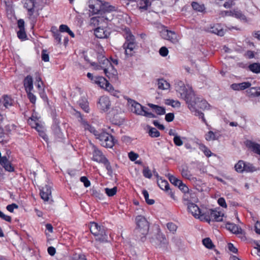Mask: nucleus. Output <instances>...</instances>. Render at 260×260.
Here are the masks:
<instances>
[{
	"label": "nucleus",
	"mask_w": 260,
	"mask_h": 260,
	"mask_svg": "<svg viewBox=\"0 0 260 260\" xmlns=\"http://www.w3.org/2000/svg\"><path fill=\"white\" fill-rule=\"evenodd\" d=\"M157 85L160 89H167L170 87V84L162 78L157 80Z\"/></svg>",
	"instance_id": "obj_35"
},
{
	"label": "nucleus",
	"mask_w": 260,
	"mask_h": 260,
	"mask_svg": "<svg viewBox=\"0 0 260 260\" xmlns=\"http://www.w3.org/2000/svg\"><path fill=\"white\" fill-rule=\"evenodd\" d=\"M41 57L42 60L45 62H48L49 61V56L47 53L46 50H43L42 51Z\"/></svg>",
	"instance_id": "obj_63"
},
{
	"label": "nucleus",
	"mask_w": 260,
	"mask_h": 260,
	"mask_svg": "<svg viewBox=\"0 0 260 260\" xmlns=\"http://www.w3.org/2000/svg\"><path fill=\"white\" fill-rule=\"evenodd\" d=\"M105 193L108 197H111L116 194L117 191V188L116 186L112 188H105Z\"/></svg>",
	"instance_id": "obj_46"
},
{
	"label": "nucleus",
	"mask_w": 260,
	"mask_h": 260,
	"mask_svg": "<svg viewBox=\"0 0 260 260\" xmlns=\"http://www.w3.org/2000/svg\"><path fill=\"white\" fill-rule=\"evenodd\" d=\"M94 136L99 140L101 145L106 148H112L117 142L113 136L103 130L98 131Z\"/></svg>",
	"instance_id": "obj_5"
},
{
	"label": "nucleus",
	"mask_w": 260,
	"mask_h": 260,
	"mask_svg": "<svg viewBox=\"0 0 260 260\" xmlns=\"http://www.w3.org/2000/svg\"><path fill=\"white\" fill-rule=\"evenodd\" d=\"M41 198L45 202L48 201L51 197V187L49 185H45L40 189Z\"/></svg>",
	"instance_id": "obj_12"
},
{
	"label": "nucleus",
	"mask_w": 260,
	"mask_h": 260,
	"mask_svg": "<svg viewBox=\"0 0 260 260\" xmlns=\"http://www.w3.org/2000/svg\"><path fill=\"white\" fill-rule=\"evenodd\" d=\"M137 46L136 42L132 43L123 44L122 47L125 50V54L127 57L132 56L134 55V50Z\"/></svg>",
	"instance_id": "obj_18"
},
{
	"label": "nucleus",
	"mask_w": 260,
	"mask_h": 260,
	"mask_svg": "<svg viewBox=\"0 0 260 260\" xmlns=\"http://www.w3.org/2000/svg\"><path fill=\"white\" fill-rule=\"evenodd\" d=\"M142 194L147 204L151 205L154 203L155 201L153 199H149V193L148 192L146 189H143L142 190Z\"/></svg>",
	"instance_id": "obj_44"
},
{
	"label": "nucleus",
	"mask_w": 260,
	"mask_h": 260,
	"mask_svg": "<svg viewBox=\"0 0 260 260\" xmlns=\"http://www.w3.org/2000/svg\"><path fill=\"white\" fill-rule=\"evenodd\" d=\"M104 89L111 92L112 94L113 95H115V93L117 91L114 89L113 86L109 82L108 85H106L105 87H104Z\"/></svg>",
	"instance_id": "obj_60"
},
{
	"label": "nucleus",
	"mask_w": 260,
	"mask_h": 260,
	"mask_svg": "<svg viewBox=\"0 0 260 260\" xmlns=\"http://www.w3.org/2000/svg\"><path fill=\"white\" fill-rule=\"evenodd\" d=\"M139 9L147 10L149 6L151 5L150 0H140L139 2Z\"/></svg>",
	"instance_id": "obj_37"
},
{
	"label": "nucleus",
	"mask_w": 260,
	"mask_h": 260,
	"mask_svg": "<svg viewBox=\"0 0 260 260\" xmlns=\"http://www.w3.org/2000/svg\"><path fill=\"white\" fill-rule=\"evenodd\" d=\"M147 105L150 108H152L157 115H161L166 113V109L164 107H161L151 103H148Z\"/></svg>",
	"instance_id": "obj_27"
},
{
	"label": "nucleus",
	"mask_w": 260,
	"mask_h": 260,
	"mask_svg": "<svg viewBox=\"0 0 260 260\" xmlns=\"http://www.w3.org/2000/svg\"><path fill=\"white\" fill-rule=\"evenodd\" d=\"M248 68L252 72L258 74L260 73V63H253L248 66Z\"/></svg>",
	"instance_id": "obj_36"
},
{
	"label": "nucleus",
	"mask_w": 260,
	"mask_h": 260,
	"mask_svg": "<svg viewBox=\"0 0 260 260\" xmlns=\"http://www.w3.org/2000/svg\"><path fill=\"white\" fill-rule=\"evenodd\" d=\"M212 209L202 208L199 211V214L197 218L200 219L201 221H206L208 223L210 222V211Z\"/></svg>",
	"instance_id": "obj_17"
},
{
	"label": "nucleus",
	"mask_w": 260,
	"mask_h": 260,
	"mask_svg": "<svg viewBox=\"0 0 260 260\" xmlns=\"http://www.w3.org/2000/svg\"><path fill=\"white\" fill-rule=\"evenodd\" d=\"M183 141L180 138V146L184 143L185 147L188 149H194V146L199 144V139H186L185 138H183Z\"/></svg>",
	"instance_id": "obj_11"
},
{
	"label": "nucleus",
	"mask_w": 260,
	"mask_h": 260,
	"mask_svg": "<svg viewBox=\"0 0 260 260\" xmlns=\"http://www.w3.org/2000/svg\"><path fill=\"white\" fill-rule=\"evenodd\" d=\"M0 165L4 168L6 171L9 172L15 171L14 167L6 156H4L2 158H1Z\"/></svg>",
	"instance_id": "obj_13"
},
{
	"label": "nucleus",
	"mask_w": 260,
	"mask_h": 260,
	"mask_svg": "<svg viewBox=\"0 0 260 260\" xmlns=\"http://www.w3.org/2000/svg\"><path fill=\"white\" fill-rule=\"evenodd\" d=\"M135 221L137 225L134 230V233L136 234H139L141 237H145L148 233L149 229V223L146 218L142 215H138L135 218Z\"/></svg>",
	"instance_id": "obj_6"
},
{
	"label": "nucleus",
	"mask_w": 260,
	"mask_h": 260,
	"mask_svg": "<svg viewBox=\"0 0 260 260\" xmlns=\"http://www.w3.org/2000/svg\"><path fill=\"white\" fill-rule=\"evenodd\" d=\"M160 35L164 39L168 40L173 44L178 42V35L174 31L169 30L167 27H164L160 31Z\"/></svg>",
	"instance_id": "obj_8"
},
{
	"label": "nucleus",
	"mask_w": 260,
	"mask_h": 260,
	"mask_svg": "<svg viewBox=\"0 0 260 260\" xmlns=\"http://www.w3.org/2000/svg\"><path fill=\"white\" fill-rule=\"evenodd\" d=\"M70 260H87L85 255L83 253H74L70 257Z\"/></svg>",
	"instance_id": "obj_39"
},
{
	"label": "nucleus",
	"mask_w": 260,
	"mask_h": 260,
	"mask_svg": "<svg viewBox=\"0 0 260 260\" xmlns=\"http://www.w3.org/2000/svg\"><path fill=\"white\" fill-rule=\"evenodd\" d=\"M98 2L95 3V6L96 7L95 14H100L102 9V5H103V1L101 0H97Z\"/></svg>",
	"instance_id": "obj_59"
},
{
	"label": "nucleus",
	"mask_w": 260,
	"mask_h": 260,
	"mask_svg": "<svg viewBox=\"0 0 260 260\" xmlns=\"http://www.w3.org/2000/svg\"><path fill=\"white\" fill-rule=\"evenodd\" d=\"M94 83L99 85L100 87L104 88L106 85H108L109 81L104 77L96 76Z\"/></svg>",
	"instance_id": "obj_28"
},
{
	"label": "nucleus",
	"mask_w": 260,
	"mask_h": 260,
	"mask_svg": "<svg viewBox=\"0 0 260 260\" xmlns=\"http://www.w3.org/2000/svg\"><path fill=\"white\" fill-rule=\"evenodd\" d=\"M167 227L170 232H172V233H174L175 232H176L178 228L177 226L173 222H168L167 224Z\"/></svg>",
	"instance_id": "obj_57"
},
{
	"label": "nucleus",
	"mask_w": 260,
	"mask_h": 260,
	"mask_svg": "<svg viewBox=\"0 0 260 260\" xmlns=\"http://www.w3.org/2000/svg\"><path fill=\"white\" fill-rule=\"evenodd\" d=\"M132 111L138 115H142L146 108L134 100H131Z\"/></svg>",
	"instance_id": "obj_16"
},
{
	"label": "nucleus",
	"mask_w": 260,
	"mask_h": 260,
	"mask_svg": "<svg viewBox=\"0 0 260 260\" xmlns=\"http://www.w3.org/2000/svg\"><path fill=\"white\" fill-rule=\"evenodd\" d=\"M208 31L222 37L224 34V31L219 24H215L208 28Z\"/></svg>",
	"instance_id": "obj_19"
},
{
	"label": "nucleus",
	"mask_w": 260,
	"mask_h": 260,
	"mask_svg": "<svg viewBox=\"0 0 260 260\" xmlns=\"http://www.w3.org/2000/svg\"><path fill=\"white\" fill-rule=\"evenodd\" d=\"M168 53H169L168 49L165 46L161 47L159 49V53L162 57L167 56V55L168 54Z\"/></svg>",
	"instance_id": "obj_61"
},
{
	"label": "nucleus",
	"mask_w": 260,
	"mask_h": 260,
	"mask_svg": "<svg viewBox=\"0 0 260 260\" xmlns=\"http://www.w3.org/2000/svg\"><path fill=\"white\" fill-rule=\"evenodd\" d=\"M98 60L105 75L111 81H116L118 80L117 71L112 64L110 60L102 54L98 56Z\"/></svg>",
	"instance_id": "obj_2"
},
{
	"label": "nucleus",
	"mask_w": 260,
	"mask_h": 260,
	"mask_svg": "<svg viewBox=\"0 0 260 260\" xmlns=\"http://www.w3.org/2000/svg\"><path fill=\"white\" fill-rule=\"evenodd\" d=\"M225 228L227 230L235 234H243L244 233L240 227L234 223H227L225 225Z\"/></svg>",
	"instance_id": "obj_22"
},
{
	"label": "nucleus",
	"mask_w": 260,
	"mask_h": 260,
	"mask_svg": "<svg viewBox=\"0 0 260 260\" xmlns=\"http://www.w3.org/2000/svg\"><path fill=\"white\" fill-rule=\"evenodd\" d=\"M210 221L220 222L222 221L223 214H221V212L212 209V211H210Z\"/></svg>",
	"instance_id": "obj_21"
},
{
	"label": "nucleus",
	"mask_w": 260,
	"mask_h": 260,
	"mask_svg": "<svg viewBox=\"0 0 260 260\" xmlns=\"http://www.w3.org/2000/svg\"><path fill=\"white\" fill-rule=\"evenodd\" d=\"M168 177L170 181V182L174 185L175 186H178L179 187V185L178 183H179V179L174 177L173 175L168 174Z\"/></svg>",
	"instance_id": "obj_53"
},
{
	"label": "nucleus",
	"mask_w": 260,
	"mask_h": 260,
	"mask_svg": "<svg viewBox=\"0 0 260 260\" xmlns=\"http://www.w3.org/2000/svg\"><path fill=\"white\" fill-rule=\"evenodd\" d=\"M255 171H256V169L252 164L244 161V171L246 172H253Z\"/></svg>",
	"instance_id": "obj_43"
},
{
	"label": "nucleus",
	"mask_w": 260,
	"mask_h": 260,
	"mask_svg": "<svg viewBox=\"0 0 260 260\" xmlns=\"http://www.w3.org/2000/svg\"><path fill=\"white\" fill-rule=\"evenodd\" d=\"M111 107V102L108 97L106 96H102L97 103V107L102 112H106L108 111Z\"/></svg>",
	"instance_id": "obj_10"
},
{
	"label": "nucleus",
	"mask_w": 260,
	"mask_h": 260,
	"mask_svg": "<svg viewBox=\"0 0 260 260\" xmlns=\"http://www.w3.org/2000/svg\"><path fill=\"white\" fill-rule=\"evenodd\" d=\"M51 129L54 135L56 136L58 138H61L62 136V133L61 131V128L59 126H51Z\"/></svg>",
	"instance_id": "obj_45"
},
{
	"label": "nucleus",
	"mask_w": 260,
	"mask_h": 260,
	"mask_svg": "<svg viewBox=\"0 0 260 260\" xmlns=\"http://www.w3.org/2000/svg\"><path fill=\"white\" fill-rule=\"evenodd\" d=\"M165 104L167 105L171 106L172 107H175L179 104V101L172 99H166L165 100Z\"/></svg>",
	"instance_id": "obj_54"
},
{
	"label": "nucleus",
	"mask_w": 260,
	"mask_h": 260,
	"mask_svg": "<svg viewBox=\"0 0 260 260\" xmlns=\"http://www.w3.org/2000/svg\"><path fill=\"white\" fill-rule=\"evenodd\" d=\"M0 218L8 222H11L12 218L10 216L5 215L2 211L0 210Z\"/></svg>",
	"instance_id": "obj_64"
},
{
	"label": "nucleus",
	"mask_w": 260,
	"mask_h": 260,
	"mask_svg": "<svg viewBox=\"0 0 260 260\" xmlns=\"http://www.w3.org/2000/svg\"><path fill=\"white\" fill-rule=\"evenodd\" d=\"M180 190H181L183 193H187L191 191V190L189 189L188 186L184 184L181 180H180Z\"/></svg>",
	"instance_id": "obj_56"
},
{
	"label": "nucleus",
	"mask_w": 260,
	"mask_h": 260,
	"mask_svg": "<svg viewBox=\"0 0 260 260\" xmlns=\"http://www.w3.org/2000/svg\"><path fill=\"white\" fill-rule=\"evenodd\" d=\"M94 35L98 38L105 39L109 37L110 32L108 31L107 27H98L94 29Z\"/></svg>",
	"instance_id": "obj_15"
},
{
	"label": "nucleus",
	"mask_w": 260,
	"mask_h": 260,
	"mask_svg": "<svg viewBox=\"0 0 260 260\" xmlns=\"http://www.w3.org/2000/svg\"><path fill=\"white\" fill-rule=\"evenodd\" d=\"M17 34L18 38L21 41H24L27 39V37L25 29H19L17 31Z\"/></svg>",
	"instance_id": "obj_47"
},
{
	"label": "nucleus",
	"mask_w": 260,
	"mask_h": 260,
	"mask_svg": "<svg viewBox=\"0 0 260 260\" xmlns=\"http://www.w3.org/2000/svg\"><path fill=\"white\" fill-rule=\"evenodd\" d=\"M91 194L92 196L101 200L103 198V194L102 193L100 190H98L96 189L93 187L91 190Z\"/></svg>",
	"instance_id": "obj_42"
},
{
	"label": "nucleus",
	"mask_w": 260,
	"mask_h": 260,
	"mask_svg": "<svg viewBox=\"0 0 260 260\" xmlns=\"http://www.w3.org/2000/svg\"><path fill=\"white\" fill-rule=\"evenodd\" d=\"M31 7L27 8V15L30 20V25L32 28H34L37 21V18L39 16L38 12L35 13V7L36 4L35 0H29Z\"/></svg>",
	"instance_id": "obj_9"
},
{
	"label": "nucleus",
	"mask_w": 260,
	"mask_h": 260,
	"mask_svg": "<svg viewBox=\"0 0 260 260\" xmlns=\"http://www.w3.org/2000/svg\"><path fill=\"white\" fill-rule=\"evenodd\" d=\"M114 11H115V7L110 5L108 2H104L103 3L101 12L105 13L113 12Z\"/></svg>",
	"instance_id": "obj_32"
},
{
	"label": "nucleus",
	"mask_w": 260,
	"mask_h": 260,
	"mask_svg": "<svg viewBox=\"0 0 260 260\" xmlns=\"http://www.w3.org/2000/svg\"><path fill=\"white\" fill-rule=\"evenodd\" d=\"M3 105L6 108H8L10 106H12L13 105L14 100L11 98L10 96L8 95H4L3 96Z\"/></svg>",
	"instance_id": "obj_33"
},
{
	"label": "nucleus",
	"mask_w": 260,
	"mask_h": 260,
	"mask_svg": "<svg viewBox=\"0 0 260 260\" xmlns=\"http://www.w3.org/2000/svg\"><path fill=\"white\" fill-rule=\"evenodd\" d=\"M203 245L208 249L212 248L214 246L209 238H206L203 240Z\"/></svg>",
	"instance_id": "obj_48"
},
{
	"label": "nucleus",
	"mask_w": 260,
	"mask_h": 260,
	"mask_svg": "<svg viewBox=\"0 0 260 260\" xmlns=\"http://www.w3.org/2000/svg\"><path fill=\"white\" fill-rule=\"evenodd\" d=\"M157 183L159 188L166 191L169 192L170 185L168 182L166 180H163L161 178L157 180Z\"/></svg>",
	"instance_id": "obj_29"
},
{
	"label": "nucleus",
	"mask_w": 260,
	"mask_h": 260,
	"mask_svg": "<svg viewBox=\"0 0 260 260\" xmlns=\"http://www.w3.org/2000/svg\"><path fill=\"white\" fill-rule=\"evenodd\" d=\"M148 134L152 138H157L160 136L159 132L155 128L147 125Z\"/></svg>",
	"instance_id": "obj_34"
},
{
	"label": "nucleus",
	"mask_w": 260,
	"mask_h": 260,
	"mask_svg": "<svg viewBox=\"0 0 260 260\" xmlns=\"http://www.w3.org/2000/svg\"><path fill=\"white\" fill-rule=\"evenodd\" d=\"M31 91V90H29L26 91V92L27 93V98L30 102L32 104H35L36 101V97Z\"/></svg>",
	"instance_id": "obj_58"
},
{
	"label": "nucleus",
	"mask_w": 260,
	"mask_h": 260,
	"mask_svg": "<svg viewBox=\"0 0 260 260\" xmlns=\"http://www.w3.org/2000/svg\"><path fill=\"white\" fill-rule=\"evenodd\" d=\"M142 173L145 178L150 179L152 177V174L148 167H144Z\"/></svg>",
	"instance_id": "obj_52"
},
{
	"label": "nucleus",
	"mask_w": 260,
	"mask_h": 260,
	"mask_svg": "<svg viewBox=\"0 0 260 260\" xmlns=\"http://www.w3.org/2000/svg\"><path fill=\"white\" fill-rule=\"evenodd\" d=\"M186 205L187 206L188 211L190 212L192 215L197 218L198 216L200 215L199 211H200L201 209L196 204L192 202Z\"/></svg>",
	"instance_id": "obj_24"
},
{
	"label": "nucleus",
	"mask_w": 260,
	"mask_h": 260,
	"mask_svg": "<svg viewBox=\"0 0 260 260\" xmlns=\"http://www.w3.org/2000/svg\"><path fill=\"white\" fill-rule=\"evenodd\" d=\"M232 16L245 22L247 21V18L246 16L240 10H234Z\"/></svg>",
	"instance_id": "obj_30"
},
{
	"label": "nucleus",
	"mask_w": 260,
	"mask_h": 260,
	"mask_svg": "<svg viewBox=\"0 0 260 260\" xmlns=\"http://www.w3.org/2000/svg\"><path fill=\"white\" fill-rule=\"evenodd\" d=\"M235 170L238 173L244 172V161L240 160L235 165Z\"/></svg>",
	"instance_id": "obj_40"
},
{
	"label": "nucleus",
	"mask_w": 260,
	"mask_h": 260,
	"mask_svg": "<svg viewBox=\"0 0 260 260\" xmlns=\"http://www.w3.org/2000/svg\"><path fill=\"white\" fill-rule=\"evenodd\" d=\"M122 30L124 32L123 37L125 40L124 44L132 43L136 42L135 37L132 34L129 28L125 26Z\"/></svg>",
	"instance_id": "obj_14"
},
{
	"label": "nucleus",
	"mask_w": 260,
	"mask_h": 260,
	"mask_svg": "<svg viewBox=\"0 0 260 260\" xmlns=\"http://www.w3.org/2000/svg\"><path fill=\"white\" fill-rule=\"evenodd\" d=\"M151 242L156 247L159 248L165 247L168 244V239L159 228L157 229V233L152 238Z\"/></svg>",
	"instance_id": "obj_7"
},
{
	"label": "nucleus",
	"mask_w": 260,
	"mask_h": 260,
	"mask_svg": "<svg viewBox=\"0 0 260 260\" xmlns=\"http://www.w3.org/2000/svg\"><path fill=\"white\" fill-rule=\"evenodd\" d=\"M23 85L26 91L33 89V80L30 75H27L23 80Z\"/></svg>",
	"instance_id": "obj_25"
},
{
	"label": "nucleus",
	"mask_w": 260,
	"mask_h": 260,
	"mask_svg": "<svg viewBox=\"0 0 260 260\" xmlns=\"http://www.w3.org/2000/svg\"><path fill=\"white\" fill-rule=\"evenodd\" d=\"M191 191L184 193L183 196V202L184 205H186L191 202Z\"/></svg>",
	"instance_id": "obj_49"
},
{
	"label": "nucleus",
	"mask_w": 260,
	"mask_h": 260,
	"mask_svg": "<svg viewBox=\"0 0 260 260\" xmlns=\"http://www.w3.org/2000/svg\"><path fill=\"white\" fill-rule=\"evenodd\" d=\"M91 233L94 236L95 240L100 243L108 242V233L106 228L95 222H91L89 227Z\"/></svg>",
	"instance_id": "obj_4"
},
{
	"label": "nucleus",
	"mask_w": 260,
	"mask_h": 260,
	"mask_svg": "<svg viewBox=\"0 0 260 260\" xmlns=\"http://www.w3.org/2000/svg\"><path fill=\"white\" fill-rule=\"evenodd\" d=\"M199 149L203 152L206 156L210 157L212 155V153L210 150L204 144L199 143Z\"/></svg>",
	"instance_id": "obj_38"
},
{
	"label": "nucleus",
	"mask_w": 260,
	"mask_h": 260,
	"mask_svg": "<svg viewBox=\"0 0 260 260\" xmlns=\"http://www.w3.org/2000/svg\"><path fill=\"white\" fill-rule=\"evenodd\" d=\"M169 134L170 136H174V142L176 146H179V136L175 132V130L170 129L169 131Z\"/></svg>",
	"instance_id": "obj_50"
},
{
	"label": "nucleus",
	"mask_w": 260,
	"mask_h": 260,
	"mask_svg": "<svg viewBox=\"0 0 260 260\" xmlns=\"http://www.w3.org/2000/svg\"><path fill=\"white\" fill-rule=\"evenodd\" d=\"M180 94L186 102L188 108L194 115L201 118L203 122L206 123L204 114L199 110H205L209 107L208 102L202 97L196 96L191 86L188 84L183 86L180 85Z\"/></svg>",
	"instance_id": "obj_1"
},
{
	"label": "nucleus",
	"mask_w": 260,
	"mask_h": 260,
	"mask_svg": "<svg viewBox=\"0 0 260 260\" xmlns=\"http://www.w3.org/2000/svg\"><path fill=\"white\" fill-rule=\"evenodd\" d=\"M79 122L81 124V125L83 126L85 130H88L90 133H92L94 135V134L97 133V130L95 129V128L92 126L87 121L85 120L84 118L82 119V120H78Z\"/></svg>",
	"instance_id": "obj_26"
},
{
	"label": "nucleus",
	"mask_w": 260,
	"mask_h": 260,
	"mask_svg": "<svg viewBox=\"0 0 260 260\" xmlns=\"http://www.w3.org/2000/svg\"><path fill=\"white\" fill-rule=\"evenodd\" d=\"M245 145L255 153L260 155V144L247 140L245 142Z\"/></svg>",
	"instance_id": "obj_20"
},
{
	"label": "nucleus",
	"mask_w": 260,
	"mask_h": 260,
	"mask_svg": "<svg viewBox=\"0 0 260 260\" xmlns=\"http://www.w3.org/2000/svg\"><path fill=\"white\" fill-rule=\"evenodd\" d=\"M205 139L208 141H211V140H215L218 139V138H217L216 137L215 134L212 131H209L205 135Z\"/></svg>",
	"instance_id": "obj_51"
},
{
	"label": "nucleus",
	"mask_w": 260,
	"mask_h": 260,
	"mask_svg": "<svg viewBox=\"0 0 260 260\" xmlns=\"http://www.w3.org/2000/svg\"><path fill=\"white\" fill-rule=\"evenodd\" d=\"M80 180L83 183L85 187H88L90 185V182L86 176H82L80 177Z\"/></svg>",
	"instance_id": "obj_62"
},
{
	"label": "nucleus",
	"mask_w": 260,
	"mask_h": 260,
	"mask_svg": "<svg viewBox=\"0 0 260 260\" xmlns=\"http://www.w3.org/2000/svg\"><path fill=\"white\" fill-rule=\"evenodd\" d=\"M78 104L84 112L87 113L89 112V103L86 97L82 96L78 101Z\"/></svg>",
	"instance_id": "obj_23"
},
{
	"label": "nucleus",
	"mask_w": 260,
	"mask_h": 260,
	"mask_svg": "<svg viewBox=\"0 0 260 260\" xmlns=\"http://www.w3.org/2000/svg\"><path fill=\"white\" fill-rule=\"evenodd\" d=\"M96 2H98L97 0H89L88 1V7L91 10L92 13L94 14H96L95 3H96Z\"/></svg>",
	"instance_id": "obj_55"
},
{
	"label": "nucleus",
	"mask_w": 260,
	"mask_h": 260,
	"mask_svg": "<svg viewBox=\"0 0 260 260\" xmlns=\"http://www.w3.org/2000/svg\"><path fill=\"white\" fill-rule=\"evenodd\" d=\"M191 6L193 10L200 12H203L205 10L204 5H200L197 2H193Z\"/></svg>",
	"instance_id": "obj_41"
},
{
	"label": "nucleus",
	"mask_w": 260,
	"mask_h": 260,
	"mask_svg": "<svg viewBox=\"0 0 260 260\" xmlns=\"http://www.w3.org/2000/svg\"><path fill=\"white\" fill-rule=\"evenodd\" d=\"M92 157L91 159L95 162L104 165L107 170V174L112 176L113 171L111 164L108 159L104 155L103 153L94 145H92Z\"/></svg>",
	"instance_id": "obj_3"
},
{
	"label": "nucleus",
	"mask_w": 260,
	"mask_h": 260,
	"mask_svg": "<svg viewBox=\"0 0 260 260\" xmlns=\"http://www.w3.org/2000/svg\"><path fill=\"white\" fill-rule=\"evenodd\" d=\"M51 31L52 33L53 37H54L56 42L58 44H60L61 36L60 32L54 26L51 27Z\"/></svg>",
	"instance_id": "obj_31"
}]
</instances>
